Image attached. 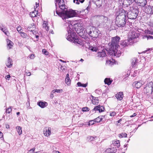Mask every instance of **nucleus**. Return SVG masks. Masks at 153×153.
Listing matches in <instances>:
<instances>
[{
    "instance_id": "1",
    "label": "nucleus",
    "mask_w": 153,
    "mask_h": 153,
    "mask_svg": "<svg viewBox=\"0 0 153 153\" xmlns=\"http://www.w3.org/2000/svg\"><path fill=\"white\" fill-rule=\"evenodd\" d=\"M126 11L124 10L120 11L119 15L116 17L115 24L119 27H123L125 26L126 22L125 21Z\"/></svg>"
},
{
    "instance_id": "2",
    "label": "nucleus",
    "mask_w": 153,
    "mask_h": 153,
    "mask_svg": "<svg viewBox=\"0 0 153 153\" xmlns=\"http://www.w3.org/2000/svg\"><path fill=\"white\" fill-rule=\"evenodd\" d=\"M56 14L61 17L62 19L75 16L77 15V13L74 10L69 9V10H63L62 11H56Z\"/></svg>"
},
{
    "instance_id": "3",
    "label": "nucleus",
    "mask_w": 153,
    "mask_h": 153,
    "mask_svg": "<svg viewBox=\"0 0 153 153\" xmlns=\"http://www.w3.org/2000/svg\"><path fill=\"white\" fill-rule=\"evenodd\" d=\"M139 9L138 7L135 5L131 7L130 10L126 13L128 18L131 19H136L139 12Z\"/></svg>"
},
{
    "instance_id": "4",
    "label": "nucleus",
    "mask_w": 153,
    "mask_h": 153,
    "mask_svg": "<svg viewBox=\"0 0 153 153\" xmlns=\"http://www.w3.org/2000/svg\"><path fill=\"white\" fill-rule=\"evenodd\" d=\"M68 35L66 38L69 41H70L71 40H73L74 42L76 44H79L81 45L83 44V43L81 39H78L77 37L75 36L76 33L74 32H71V31L70 30L68 31Z\"/></svg>"
},
{
    "instance_id": "5",
    "label": "nucleus",
    "mask_w": 153,
    "mask_h": 153,
    "mask_svg": "<svg viewBox=\"0 0 153 153\" xmlns=\"http://www.w3.org/2000/svg\"><path fill=\"white\" fill-rule=\"evenodd\" d=\"M55 2L56 11L57 10L58 11H62L66 10V6L63 0H56ZM54 16H56L57 14H56V12L55 13L54 12Z\"/></svg>"
},
{
    "instance_id": "6",
    "label": "nucleus",
    "mask_w": 153,
    "mask_h": 153,
    "mask_svg": "<svg viewBox=\"0 0 153 153\" xmlns=\"http://www.w3.org/2000/svg\"><path fill=\"white\" fill-rule=\"evenodd\" d=\"M120 38L118 36H116L112 38L111 42V48L119 47V43Z\"/></svg>"
},
{
    "instance_id": "7",
    "label": "nucleus",
    "mask_w": 153,
    "mask_h": 153,
    "mask_svg": "<svg viewBox=\"0 0 153 153\" xmlns=\"http://www.w3.org/2000/svg\"><path fill=\"white\" fill-rule=\"evenodd\" d=\"M153 91V82H149L144 88V91L146 94L149 95L151 94Z\"/></svg>"
},
{
    "instance_id": "8",
    "label": "nucleus",
    "mask_w": 153,
    "mask_h": 153,
    "mask_svg": "<svg viewBox=\"0 0 153 153\" xmlns=\"http://www.w3.org/2000/svg\"><path fill=\"white\" fill-rule=\"evenodd\" d=\"M95 18L97 20L99 21V24L102 25H104L108 21V17L102 15L97 16H95Z\"/></svg>"
},
{
    "instance_id": "9",
    "label": "nucleus",
    "mask_w": 153,
    "mask_h": 153,
    "mask_svg": "<svg viewBox=\"0 0 153 153\" xmlns=\"http://www.w3.org/2000/svg\"><path fill=\"white\" fill-rule=\"evenodd\" d=\"M111 51H112L113 52L112 53V55L116 57H119L120 56L121 52L120 50H121V49L119 47L115 48H113L112 49L111 48Z\"/></svg>"
},
{
    "instance_id": "10",
    "label": "nucleus",
    "mask_w": 153,
    "mask_h": 153,
    "mask_svg": "<svg viewBox=\"0 0 153 153\" xmlns=\"http://www.w3.org/2000/svg\"><path fill=\"white\" fill-rule=\"evenodd\" d=\"M143 10L147 14H153V6L151 7L150 6H146L143 7Z\"/></svg>"
},
{
    "instance_id": "11",
    "label": "nucleus",
    "mask_w": 153,
    "mask_h": 153,
    "mask_svg": "<svg viewBox=\"0 0 153 153\" xmlns=\"http://www.w3.org/2000/svg\"><path fill=\"white\" fill-rule=\"evenodd\" d=\"M138 36V34L135 32L131 31L130 32L129 35V39H130L131 41L132 42V40L135 38H137Z\"/></svg>"
},
{
    "instance_id": "12",
    "label": "nucleus",
    "mask_w": 153,
    "mask_h": 153,
    "mask_svg": "<svg viewBox=\"0 0 153 153\" xmlns=\"http://www.w3.org/2000/svg\"><path fill=\"white\" fill-rule=\"evenodd\" d=\"M105 110L104 107L102 105H98L95 107L93 109V111H99V112H101L104 111Z\"/></svg>"
},
{
    "instance_id": "13",
    "label": "nucleus",
    "mask_w": 153,
    "mask_h": 153,
    "mask_svg": "<svg viewBox=\"0 0 153 153\" xmlns=\"http://www.w3.org/2000/svg\"><path fill=\"white\" fill-rule=\"evenodd\" d=\"M147 3L146 0H139V1L137 2L134 5L139 6L140 7H143L145 6Z\"/></svg>"
},
{
    "instance_id": "14",
    "label": "nucleus",
    "mask_w": 153,
    "mask_h": 153,
    "mask_svg": "<svg viewBox=\"0 0 153 153\" xmlns=\"http://www.w3.org/2000/svg\"><path fill=\"white\" fill-rule=\"evenodd\" d=\"M51 128L49 127H45L43 131L44 135L47 137L49 136L51 134Z\"/></svg>"
},
{
    "instance_id": "15",
    "label": "nucleus",
    "mask_w": 153,
    "mask_h": 153,
    "mask_svg": "<svg viewBox=\"0 0 153 153\" xmlns=\"http://www.w3.org/2000/svg\"><path fill=\"white\" fill-rule=\"evenodd\" d=\"M117 149L115 148L112 147L107 149L105 151V153H115Z\"/></svg>"
},
{
    "instance_id": "16",
    "label": "nucleus",
    "mask_w": 153,
    "mask_h": 153,
    "mask_svg": "<svg viewBox=\"0 0 153 153\" xmlns=\"http://www.w3.org/2000/svg\"><path fill=\"white\" fill-rule=\"evenodd\" d=\"M132 42V41H131L130 39H129L128 40L121 41L120 44L124 47H126L128 46L129 44V43H131Z\"/></svg>"
},
{
    "instance_id": "17",
    "label": "nucleus",
    "mask_w": 153,
    "mask_h": 153,
    "mask_svg": "<svg viewBox=\"0 0 153 153\" xmlns=\"http://www.w3.org/2000/svg\"><path fill=\"white\" fill-rule=\"evenodd\" d=\"M93 33L95 34V35H92V36H94V37H98L99 38H101V34L100 31L98 30H96L95 31H94L93 32Z\"/></svg>"
},
{
    "instance_id": "18",
    "label": "nucleus",
    "mask_w": 153,
    "mask_h": 153,
    "mask_svg": "<svg viewBox=\"0 0 153 153\" xmlns=\"http://www.w3.org/2000/svg\"><path fill=\"white\" fill-rule=\"evenodd\" d=\"M115 97L118 100H121L123 97V93L122 92H119L116 94Z\"/></svg>"
},
{
    "instance_id": "19",
    "label": "nucleus",
    "mask_w": 153,
    "mask_h": 153,
    "mask_svg": "<svg viewBox=\"0 0 153 153\" xmlns=\"http://www.w3.org/2000/svg\"><path fill=\"white\" fill-rule=\"evenodd\" d=\"M106 51L105 49H103L101 52H99L98 56L100 57H103L106 56Z\"/></svg>"
},
{
    "instance_id": "20",
    "label": "nucleus",
    "mask_w": 153,
    "mask_h": 153,
    "mask_svg": "<svg viewBox=\"0 0 153 153\" xmlns=\"http://www.w3.org/2000/svg\"><path fill=\"white\" fill-rule=\"evenodd\" d=\"M37 105L42 108H44L48 105V103L46 102L40 101L37 102Z\"/></svg>"
},
{
    "instance_id": "21",
    "label": "nucleus",
    "mask_w": 153,
    "mask_h": 153,
    "mask_svg": "<svg viewBox=\"0 0 153 153\" xmlns=\"http://www.w3.org/2000/svg\"><path fill=\"white\" fill-rule=\"evenodd\" d=\"M13 65L12 59L10 57H8L7 62L6 63V66L8 68L11 67Z\"/></svg>"
},
{
    "instance_id": "22",
    "label": "nucleus",
    "mask_w": 153,
    "mask_h": 153,
    "mask_svg": "<svg viewBox=\"0 0 153 153\" xmlns=\"http://www.w3.org/2000/svg\"><path fill=\"white\" fill-rule=\"evenodd\" d=\"M7 48L8 49L12 48L13 46V43L9 40H7Z\"/></svg>"
},
{
    "instance_id": "23",
    "label": "nucleus",
    "mask_w": 153,
    "mask_h": 153,
    "mask_svg": "<svg viewBox=\"0 0 153 153\" xmlns=\"http://www.w3.org/2000/svg\"><path fill=\"white\" fill-rule=\"evenodd\" d=\"M92 102L93 104L95 105L98 103L99 100L97 97H94L92 96Z\"/></svg>"
},
{
    "instance_id": "24",
    "label": "nucleus",
    "mask_w": 153,
    "mask_h": 153,
    "mask_svg": "<svg viewBox=\"0 0 153 153\" xmlns=\"http://www.w3.org/2000/svg\"><path fill=\"white\" fill-rule=\"evenodd\" d=\"M134 83L135 87L137 88H140L142 85V83L140 82L135 81Z\"/></svg>"
},
{
    "instance_id": "25",
    "label": "nucleus",
    "mask_w": 153,
    "mask_h": 153,
    "mask_svg": "<svg viewBox=\"0 0 153 153\" xmlns=\"http://www.w3.org/2000/svg\"><path fill=\"white\" fill-rule=\"evenodd\" d=\"M137 59L136 58H134L132 59L131 64L132 66L133 67H135L137 65Z\"/></svg>"
},
{
    "instance_id": "26",
    "label": "nucleus",
    "mask_w": 153,
    "mask_h": 153,
    "mask_svg": "<svg viewBox=\"0 0 153 153\" xmlns=\"http://www.w3.org/2000/svg\"><path fill=\"white\" fill-rule=\"evenodd\" d=\"M112 82V80H111L110 78H106L104 80L105 84H107L108 85L111 84Z\"/></svg>"
},
{
    "instance_id": "27",
    "label": "nucleus",
    "mask_w": 153,
    "mask_h": 153,
    "mask_svg": "<svg viewBox=\"0 0 153 153\" xmlns=\"http://www.w3.org/2000/svg\"><path fill=\"white\" fill-rule=\"evenodd\" d=\"M38 11L35 10L32 12L30 13V16L32 17H34L36 16V15L37 14Z\"/></svg>"
},
{
    "instance_id": "28",
    "label": "nucleus",
    "mask_w": 153,
    "mask_h": 153,
    "mask_svg": "<svg viewBox=\"0 0 153 153\" xmlns=\"http://www.w3.org/2000/svg\"><path fill=\"white\" fill-rule=\"evenodd\" d=\"M16 131L18 133L19 135L22 134V130L21 128L19 126H17L16 127Z\"/></svg>"
},
{
    "instance_id": "29",
    "label": "nucleus",
    "mask_w": 153,
    "mask_h": 153,
    "mask_svg": "<svg viewBox=\"0 0 153 153\" xmlns=\"http://www.w3.org/2000/svg\"><path fill=\"white\" fill-rule=\"evenodd\" d=\"M42 26L46 30L48 31V24L45 21L44 22Z\"/></svg>"
},
{
    "instance_id": "30",
    "label": "nucleus",
    "mask_w": 153,
    "mask_h": 153,
    "mask_svg": "<svg viewBox=\"0 0 153 153\" xmlns=\"http://www.w3.org/2000/svg\"><path fill=\"white\" fill-rule=\"evenodd\" d=\"M84 1V0H73V2L77 4H79L80 2L82 3Z\"/></svg>"
},
{
    "instance_id": "31",
    "label": "nucleus",
    "mask_w": 153,
    "mask_h": 153,
    "mask_svg": "<svg viewBox=\"0 0 153 153\" xmlns=\"http://www.w3.org/2000/svg\"><path fill=\"white\" fill-rule=\"evenodd\" d=\"M114 64V62L111 61V60H106V64L107 65L111 66L113 65Z\"/></svg>"
},
{
    "instance_id": "32",
    "label": "nucleus",
    "mask_w": 153,
    "mask_h": 153,
    "mask_svg": "<svg viewBox=\"0 0 153 153\" xmlns=\"http://www.w3.org/2000/svg\"><path fill=\"white\" fill-rule=\"evenodd\" d=\"M65 83L68 85H69L71 82V80L69 77H66L65 79Z\"/></svg>"
},
{
    "instance_id": "33",
    "label": "nucleus",
    "mask_w": 153,
    "mask_h": 153,
    "mask_svg": "<svg viewBox=\"0 0 153 153\" xmlns=\"http://www.w3.org/2000/svg\"><path fill=\"white\" fill-rule=\"evenodd\" d=\"M77 85L78 86H81L83 87H85L87 86V83L85 84H83L81 83L80 82H79L77 83Z\"/></svg>"
},
{
    "instance_id": "34",
    "label": "nucleus",
    "mask_w": 153,
    "mask_h": 153,
    "mask_svg": "<svg viewBox=\"0 0 153 153\" xmlns=\"http://www.w3.org/2000/svg\"><path fill=\"white\" fill-rule=\"evenodd\" d=\"M132 0H124L123 4L124 5H128L130 4V2L128 1L131 2Z\"/></svg>"
},
{
    "instance_id": "35",
    "label": "nucleus",
    "mask_w": 153,
    "mask_h": 153,
    "mask_svg": "<svg viewBox=\"0 0 153 153\" xmlns=\"http://www.w3.org/2000/svg\"><path fill=\"white\" fill-rule=\"evenodd\" d=\"M96 137V136L95 137H93L91 136H88L87 138V140L89 141H91L94 140L95 138Z\"/></svg>"
},
{
    "instance_id": "36",
    "label": "nucleus",
    "mask_w": 153,
    "mask_h": 153,
    "mask_svg": "<svg viewBox=\"0 0 153 153\" xmlns=\"http://www.w3.org/2000/svg\"><path fill=\"white\" fill-rule=\"evenodd\" d=\"M127 136V134L125 133H122L119 135V137L120 138L126 137Z\"/></svg>"
},
{
    "instance_id": "37",
    "label": "nucleus",
    "mask_w": 153,
    "mask_h": 153,
    "mask_svg": "<svg viewBox=\"0 0 153 153\" xmlns=\"http://www.w3.org/2000/svg\"><path fill=\"white\" fill-rule=\"evenodd\" d=\"M35 148H33L30 149L28 152V153H37L39 152H35Z\"/></svg>"
},
{
    "instance_id": "38",
    "label": "nucleus",
    "mask_w": 153,
    "mask_h": 153,
    "mask_svg": "<svg viewBox=\"0 0 153 153\" xmlns=\"http://www.w3.org/2000/svg\"><path fill=\"white\" fill-rule=\"evenodd\" d=\"M102 121V118L100 117L99 116L96 119H94V121L95 122L99 123Z\"/></svg>"
},
{
    "instance_id": "39",
    "label": "nucleus",
    "mask_w": 153,
    "mask_h": 153,
    "mask_svg": "<svg viewBox=\"0 0 153 153\" xmlns=\"http://www.w3.org/2000/svg\"><path fill=\"white\" fill-rule=\"evenodd\" d=\"M143 39H153V37L150 36H143Z\"/></svg>"
},
{
    "instance_id": "40",
    "label": "nucleus",
    "mask_w": 153,
    "mask_h": 153,
    "mask_svg": "<svg viewBox=\"0 0 153 153\" xmlns=\"http://www.w3.org/2000/svg\"><path fill=\"white\" fill-rule=\"evenodd\" d=\"M89 49L93 51H96L98 50V48L96 47L91 46L89 47Z\"/></svg>"
},
{
    "instance_id": "41",
    "label": "nucleus",
    "mask_w": 153,
    "mask_h": 153,
    "mask_svg": "<svg viewBox=\"0 0 153 153\" xmlns=\"http://www.w3.org/2000/svg\"><path fill=\"white\" fill-rule=\"evenodd\" d=\"M20 33L21 34V36L24 38H26L27 37V35L25 33L20 32Z\"/></svg>"
},
{
    "instance_id": "42",
    "label": "nucleus",
    "mask_w": 153,
    "mask_h": 153,
    "mask_svg": "<svg viewBox=\"0 0 153 153\" xmlns=\"http://www.w3.org/2000/svg\"><path fill=\"white\" fill-rule=\"evenodd\" d=\"M66 26L68 25V27H69L70 28H71V27H72V25L71 24V21L68 22L66 23Z\"/></svg>"
},
{
    "instance_id": "43",
    "label": "nucleus",
    "mask_w": 153,
    "mask_h": 153,
    "mask_svg": "<svg viewBox=\"0 0 153 153\" xmlns=\"http://www.w3.org/2000/svg\"><path fill=\"white\" fill-rule=\"evenodd\" d=\"M94 122H95L94 121V120H90L89 121L88 125L89 126H90V125H92L94 124Z\"/></svg>"
},
{
    "instance_id": "44",
    "label": "nucleus",
    "mask_w": 153,
    "mask_h": 153,
    "mask_svg": "<svg viewBox=\"0 0 153 153\" xmlns=\"http://www.w3.org/2000/svg\"><path fill=\"white\" fill-rule=\"evenodd\" d=\"M89 28L90 29L91 27H88V28L86 29V31L87 33H88L89 35H90L91 33L92 32L89 30Z\"/></svg>"
},
{
    "instance_id": "45",
    "label": "nucleus",
    "mask_w": 153,
    "mask_h": 153,
    "mask_svg": "<svg viewBox=\"0 0 153 153\" xmlns=\"http://www.w3.org/2000/svg\"><path fill=\"white\" fill-rule=\"evenodd\" d=\"M12 111V108L11 107L7 108L6 110V112L7 113L10 114Z\"/></svg>"
},
{
    "instance_id": "46",
    "label": "nucleus",
    "mask_w": 153,
    "mask_h": 153,
    "mask_svg": "<svg viewBox=\"0 0 153 153\" xmlns=\"http://www.w3.org/2000/svg\"><path fill=\"white\" fill-rule=\"evenodd\" d=\"M42 52L43 54L45 55H48V52L46 50L44 49L42 50Z\"/></svg>"
},
{
    "instance_id": "47",
    "label": "nucleus",
    "mask_w": 153,
    "mask_h": 153,
    "mask_svg": "<svg viewBox=\"0 0 153 153\" xmlns=\"http://www.w3.org/2000/svg\"><path fill=\"white\" fill-rule=\"evenodd\" d=\"M34 27L33 26H32L31 27H28L27 28V29L28 30L32 31L33 30Z\"/></svg>"
},
{
    "instance_id": "48",
    "label": "nucleus",
    "mask_w": 153,
    "mask_h": 153,
    "mask_svg": "<svg viewBox=\"0 0 153 153\" xmlns=\"http://www.w3.org/2000/svg\"><path fill=\"white\" fill-rule=\"evenodd\" d=\"M89 109L87 107H85L82 108V111H89Z\"/></svg>"
},
{
    "instance_id": "49",
    "label": "nucleus",
    "mask_w": 153,
    "mask_h": 153,
    "mask_svg": "<svg viewBox=\"0 0 153 153\" xmlns=\"http://www.w3.org/2000/svg\"><path fill=\"white\" fill-rule=\"evenodd\" d=\"M116 114V113L114 111L110 112V115L112 117H114Z\"/></svg>"
},
{
    "instance_id": "50",
    "label": "nucleus",
    "mask_w": 153,
    "mask_h": 153,
    "mask_svg": "<svg viewBox=\"0 0 153 153\" xmlns=\"http://www.w3.org/2000/svg\"><path fill=\"white\" fill-rule=\"evenodd\" d=\"M16 29L17 30V31L19 32V33H20V32H22L21 31V30H22V28L20 26H18L16 28Z\"/></svg>"
},
{
    "instance_id": "51",
    "label": "nucleus",
    "mask_w": 153,
    "mask_h": 153,
    "mask_svg": "<svg viewBox=\"0 0 153 153\" xmlns=\"http://www.w3.org/2000/svg\"><path fill=\"white\" fill-rule=\"evenodd\" d=\"M62 89H56V92L58 93H61L62 92Z\"/></svg>"
},
{
    "instance_id": "52",
    "label": "nucleus",
    "mask_w": 153,
    "mask_h": 153,
    "mask_svg": "<svg viewBox=\"0 0 153 153\" xmlns=\"http://www.w3.org/2000/svg\"><path fill=\"white\" fill-rule=\"evenodd\" d=\"M34 57L35 55L34 54H31L30 56V58L31 59H33L34 58Z\"/></svg>"
},
{
    "instance_id": "53",
    "label": "nucleus",
    "mask_w": 153,
    "mask_h": 153,
    "mask_svg": "<svg viewBox=\"0 0 153 153\" xmlns=\"http://www.w3.org/2000/svg\"><path fill=\"white\" fill-rule=\"evenodd\" d=\"M26 75L27 76H30L31 75V73L29 72H27L26 73Z\"/></svg>"
},
{
    "instance_id": "54",
    "label": "nucleus",
    "mask_w": 153,
    "mask_h": 153,
    "mask_svg": "<svg viewBox=\"0 0 153 153\" xmlns=\"http://www.w3.org/2000/svg\"><path fill=\"white\" fill-rule=\"evenodd\" d=\"M39 6V4L36 2V3L35 6L34 7L35 8V9H36V8Z\"/></svg>"
},
{
    "instance_id": "55",
    "label": "nucleus",
    "mask_w": 153,
    "mask_h": 153,
    "mask_svg": "<svg viewBox=\"0 0 153 153\" xmlns=\"http://www.w3.org/2000/svg\"><path fill=\"white\" fill-rule=\"evenodd\" d=\"M65 68H64L63 67H62L61 66L60 68V70H62V71H64L65 70Z\"/></svg>"
},
{
    "instance_id": "56",
    "label": "nucleus",
    "mask_w": 153,
    "mask_h": 153,
    "mask_svg": "<svg viewBox=\"0 0 153 153\" xmlns=\"http://www.w3.org/2000/svg\"><path fill=\"white\" fill-rule=\"evenodd\" d=\"M5 127L6 128H10L9 125L8 124H5Z\"/></svg>"
},
{
    "instance_id": "57",
    "label": "nucleus",
    "mask_w": 153,
    "mask_h": 153,
    "mask_svg": "<svg viewBox=\"0 0 153 153\" xmlns=\"http://www.w3.org/2000/svg\"><path fill=\"white\" fill-rule=\"evenodd\" d=\"M50 97L51 98H53V97H54V96H53V94H52V93H51V94H50Z\"/></svg>"
},
{
    "instance_id": "58",
    "label": "nucleus",
    "mask_w": 153,
    "mask_h": 153,
    "mask_svg": "<svg viewBox=\"0 0 153 153\" xmlns=\"http://www.w3.org/2000/svg\"><path fill=\"white\" fill-rule=\"evenodd\" d=\"M136 115V113H134L133 114V115L130 116V117H133L135 116Z\"/></svg>"
},
{
    "instance_id": "59",
    "label": "nucleus",
    "mask_w": 153,
    "mask_h": 153,
    "mask_svg": "<svg viewBox=\"0 0 153 153\" xmlns=\"http://www.w3.org/2000/svg\"><path fill=\"white\" fill-rule=\"evenodd\" d=\"M59 60L62 62H64V63H66V61H63V60H62V59H59Z\"/></svg>"
},
{
    "instance_id": "60",
    "label": "nucleus",
    "mask_w": 153,
    "mask_h": 153,
    "mask_svg": "<svg viewBox=\"0 0 153 153\" xmlns=\"http://www.w3.org/2000/svg\"><path fill=\"white\" fill-rule=\"evenodd\" d=\"M56 89H54V90H53L51 92V93L52 94H53V93H54L56 92Z\"/></svg>"
},
{
    "instance_id": "61",
    "label": "nucleus",
    "mask_w": 153,
    "mask_h": 153,
    "mask_svg": "<svg viewBox=\"0 0 153 153\" xmlns=\"http://www.w3.org/2000/svg\"><path fill=\"white\" fill-rule=\"evenodd\" d=\"M105 116H100L99 117L100 118H102V120L103 118H104Z\"/></svg>"
},
{
    "instance_id": "62",
    "label": "nucleus",
    "mask_w": 153,
    "mask_h": 153,
    "mask_svg": "<svg viewBox=\"0 0 153 153\" xmlns=\"http://www.w3.org/2000/svg\"><path fill=\"white\" fill-rule=\"evenodd\" d=\"M3 136V133L0 131V138H1Z\"/></svg>"
},
{
    "instance_id": "63",
    "label": "nucleus",
    "mask_w": 153,
    "mask_h": 153,
    "mask_svg": "<svg viewBox=\"0 0 153 153\" xmlns=\"http://www.w3.org/2000/svg\"><path fill=\"white\" fill-rule=\"evenodd\" d=\"M116 143L118 144V146H120V143L118 141L116 142Z\"/></svg>"
},
{
    "instance_id": "64",
    "label": "nucleus",
    "mask_w": 153,
    "mask_h": 153,
    "mask_svg": "<svg viewBox=\"0 0 153 153\" xmlns=\"http://www.w3.org/2000/svg\"><path fill=\"white\" fill-rule=\"evenodd\" d=\"M53 153H60V152L58 151H53Z\"/></svg>"
}]
</instances>
